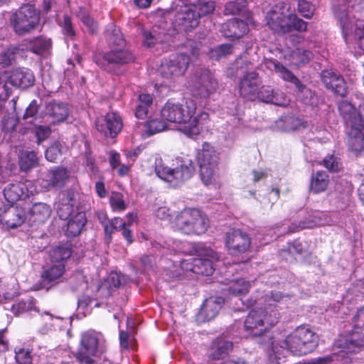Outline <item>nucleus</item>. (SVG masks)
Returning a JSON list of instances; mask_svg holds the SVG:
<instances>
[{
	"label": "nucleus",
	"mask_w": 364,
	"mask_h": 364,
	"mask_svg": "<svg viewBox=\"0 0 364 364\" xmlns=\"http://www.w3.org/2000/svg\"><path fill=\"white\" fill-rule=\"evenodd\" d=\"M196 109V103L191 99L183 103L168 101L161 110V116L168 122L183 124L181 132L188 137L194 138L201 129Z\"/></svg>",
	"instance_id": "f257e3e1"
},
{
	"label": "nucleus",
	"mask_w": 364,
	"mask_h": 364,
	"mask_svg": "<svg viewBox=\"0 0 364 364\" xmlns=\"http://www.w3.org/2000/svg\"><path fill=\"white\" fill-rule=\"evenodd\" d=\"M318 345V336L305 326L296 328L282 341V351H289L294 355L302 356L313 352Z\"/></svg>",
	"instance_id": "7ed1b4c3"
},
{
	"label": "nucleus",
	"mask_w": 364,
	"mask_h": 364,
	"mask_svg": "<svg viewBox=\"0 0 364 364\" xmlns=\"http://www.w3.org/2000/svg\"><path fill=\"white\" fill-rule=\"evenodd\" d=\"M95 63L107 72L114 71L117 65L129 63L134 60L133 54L123 48H115L110 51L94 55Z\"/></svg>",
	"instance_id": "f8f14e48"
},
{
	"label": "nucleus",
	"mask_w": 364,
	"mask_h": 364,
	"mask_svg": "<svg viewBox=\"0 0 364 364\" xmlns=\"http://www.w3.org/2000/svg\"><path fill=\"white\" fill-rule=\"evenodd\" d=\"M35 309L34 301L31 299L22 300L13 304L11 311L16 315H19L26 311H32Z\"/></svg>",
	"instance_id": "3c124183"
},
{
	"label": "nucleus",
	"mask_w": 364,
	"mask_h": 364,
	"mask_svg": "<svg viewBox=\"0 0 364 364\" xmlns=\"http://www.w3.org/2000/svg\"><path fill=\"white\" fill-rule=\"evenodd\" d=\"M218 87L217 80L208 69H203L197 73L193 83L194 95L202 98H207L215 92Z\"/></svg>",
	"instance_id": "2eb2a0df"
},
{
	"label": "nucleus",
	"mask_w": 364,
	"mask_h": 364,
	"mask_svg": "<svg viewBox=\"0 0 364 364\" xmlns=\"http://www.w3.org/2000/svg\"><path fill=\"white\" fill-rule=\"evenodd\" d=\"M196 251L199 257L182 261V269L197 274L211 275L215 269L214 262L219 259L218 253L203 244L198 245Z\"/></svg>",
	"instance_id": "1a4fd4ad"
},
{
	"label": "nucleus",
	"mask_w": 364,
	"mask_h": 364,
	"mask_svg": "<svg viewBox=\"0 0 364 364\" xmlns=\"http://www.w3.org/2000/svg\"><path fill=\"white\" fill-rule=\"evenodd\" d=\"M321 77L323 84L328 89L332 90L341 96L346 95V82L341 75L333 71L325 70L322 73Z\"/></svg>",
	"instance_id": "bb28decb"
},
{
	"label": "nucleus",
	"mask_w": 364,
	"mask_h": 364,
	"mask_svg": "<svg viewBox=\"0 0 364 364\" xmlns=\"http://www.w3.org/2000/svg\"><path fill=\"white\" fill-rule=\"evenodd\" d=\"M153 104V97L149 94L142 93L138 96V103L135 109V116L144 119L146 117L149 107Z\"/></svg>",
	"instance_id": "4c0bfd02"
},
{
	"label": "nucleus",
	"mask_w": 364,
	"mask_h": 364,
	"mask_svg": "<svg viewBox=\"0 0 364 364\" xmlns=\"http://www.w3.org/2000/svg\"><path fill=\"white\" fill-rule=\"evenodd\" d=\"M289 6L284 2L274 5L267 13V24L274 32L287 33L292 31L299 32L307 29V23L292 13H288Z\"/></svg>",
	"instance_id": "f03ea898"
},
{
	"label": "nucleus",
	"mask_w": 364,
	"mask_h": 364,
	"mask_svg": "<svg viewBox=\"0 0 364 364\" xmlns=\"http://www.w3.org/2000/svg\"><path fill=\"white\" fill-rule=\"evenodd\" d=\"M15 359L18 364H32L31 350L29 348L16 347L15 348Z\"/></svg>",
	"instance_id": "a18cd8bd"
},
{
	"label": "nucleus",
	"mask_w": 364,
	"mask_h": 364,
	"mask_svg": "<svg viewBox=\"0 0 364 364\" xmlns=\"http://www.w3.org/2000/svg\"><path fill=\"white\" fill-rule=\"evenodd\" d=\"M225 245L230 255H240L250 249L251 239L248 234L241 230H235L226 233Z\"/></svg>",
	"instance_id": "dca6fc26"
},
{
	"label": "nucleus",
	"mask_w": 364,
	"mask_h": 364,
	"mask_svg": "<svg viewBox=\"0 0 364 364\" xmlns=\"http://www.w3.org/2000/svg\"><path fill=\"white\" fill-rule=\"evenodd\" d=\"M60 154L61 144L56 141L46 150L45 157L48 161L55 162Z\"/></svg>",
	"instance_id": "13d9d810"
},
{
	"label": "nucleus",
	"mask_w": 364,
	"mask_h": 364,
	"mask_svg": "<svg viewBox=\"0 0 364 364\" xmlns=\"http://www.w3.org/2000/svg\"><path fill=\"white\" fill-rule=\"evenodd\" d=\"M256 98L266 102L274 104L277 106H286L289 104V99L286 95L279 90H274L271 86H262L257 91Z\"/></svg>",
	"instance_id": "b1692460"
},
{
	"label": "nucleus",
	"mask_w": 364,
	"mask_h": 364,
	"mask_svg": "<svg viewBox=\"0 0 364 364\" xmlns=\"http://www.w3.org/2000/svg\"><path fill=\"white\" fill-rule=\"evenodd\" d=\"M297 11L304 18L310 19L314 14L315 6L309 1L299 0L298 1Z\"/></svg>",
	"instance_id": "864d4df0"
},
{
	"label": "nucleus",
	"mask_w": 364,
	"mask_h": 364,
	"mask_svg": "<svg viewBox=\"0 0 364 364\" xmlns=\"http://www.w3.org/2000/svg\"><path fill=\"white\" fill-rule=\"evenodd\" d=\"M35 191L33 182L25 180L8 184L4 189V196L8 203L13 204L26 199L30 195H33Z\"/></svg>",
	"instance_id": "f3484780"
},
{
	"label": "nucleus",
	"mask_w": 364,
	"mask_h": 364,
	"mask_svg": "<svg viewBox=\"0 0 364 364\" xmlns=\"http://www.w3.org/2000/svg\"><path fill=\"white\" fill-rule=\"evenodd\" d=\"M336 345L342 353H355L364 346V336L353 333L348 336H341L336 341Z\"/></svg>",
	"instance_id": "cd10ccee"
},
{
	"label": "nucleus",
	"mask_w": 364,
	"mask_h": 364,
	"mask_svg": "<svg viewBox=\"0 0 364 364\" xmlns=\"http://www.w3.org/2000/svg\"><path fill=\"white\" fill-rule=\"evenodd\" d=\"M349 128L348 149L355 154L360 153L364 150V123L355 124L354 120Z\"/></svg>",
	"instance_id": "a878e982"
},
{
	"label": "nucleus",
	"mask_w": 364,
	"mask_h": 364,
	"mask_svg": "<svg viewBox=\"0 0 364 364\" xmlns=\"http://www.w3.org/2000/svg\"><path fill=\"white\" fill-rule=\"evenodd\" d=\"M329 183V176L326 171H317L311 178L309 189L314 193H320L326 190Z\"/></svg>",
	"instance_id": "f704fd0d"
},
{
	"label": "nucleus",
	"mask_w": 364,
	"mask_h": 364,
	"mask_svg": "<svg viewBox=\"0 0 364 364\" xmlns=\"http://www.w3.org/2000/svg\"><path fill=\"white\" fill-rule=\"evenodd\" d=\"M17 295L16 289L6 288V285L0 284V296L6 300H11Z\"/></svg>",
	"instance_id": "69168bd1"
},
{
	"label": "nucleus",
	"mask_w": 364,
	"mask_h": 364,
	"mask_svg": "<svg viewBox=\"0 0 364 364\" xmlns=\"http://www.w3.org/2000/svg\"><path fill=\"white\" fill-rule=\"evenodd\" d=\"M26 218V210L18 206L11 205L0 215L1 223L11 229L21 226Z\"/></svg>",
	"instance_id": "412c9836"
},
{
	"label": "nucleus",
	"mask_w": 364,
	"mask_h": 364,
	"mask_svg": "<svg viewBox=\"0 0 364 364\" xmlns=\"http://www.w3.org/2000/svg\"><path fill=\"white\" fill-rule=\"evenodd\" d=\"M224 303L225 300L220 296L206 299L198 315V319L204 322L213 319L218 314Z\"/></svg>",
	"instance_id": "5701e85b"
},
{
	"label": "nucleus",
	"mask_w": 364,
	"mask_h": 364,
	"mask_svg": "<svg viewBox=\"0 0 364 364\" xmlns=\"http://www.w3.org/2000/svg\"><path fill=\"white\" fill-rule=\"evenodd\" d=\"M62 28L63 33L70 39H73L75 36V31L73 26L72 20L70 16L65 15L63 21L60 23Z\"/></svg>",
	"instance_id": "4d7b16f0"
},
{
	"label": "nucleus",
	"mask_w": 364,
	"mask_h": 364,
	"mask_svg": "<svg viewBox=\"0 0 364 364\" xmlns=\"http://www.w3.org/2000/svg\"><path fill=\"white\" fill-rule=\"evenodd\" d=\"M292 58L301 64L308 63L313 59L314 55L309 50L304 48H297L292 51Z\"/></svg>",
	"instance_id": "8fccbe9b"
},
{
	"label": "nucleus",
	"mask_w": 364,
	"mask_h": 364,
	"mask_svg": "<svg viewBox=\"0 0 364 364\" xmlns=\"http://www.w3.org/2000/svg\"><path fill=\"white\" fill-rule=\"evenodd\" d=\"M351 10H346L343 7H339L335 10V13L339 10L348 13L349 20L362 17L364 14V0H345Z\"/></svg>",
	"instance_id": "79ce46f5"
},
{
	"label": "nucleus",
	"mask_w": 364,
	"mask_h": 364,
	"mask_svg": "<svg viewBox=\"0 0 364 364\" xmlns=\"http://www.w3.org/2000/svg\"><path fill=\"white\" fill-rule=\"evenodd\" d=\"M51 134V129L48 126L39 125L35 128V136L37 138V144H40L48 139Z\"/></svg>",
	"instance_id": "bf43d9fd"
},
{
	"label": "nucleus",
	"mask_w": 364,
	"mask_h": 364,
	"mask_svg": "<svg viewBox=\"0 0 364 364\" xmlns=\"http://www.w3.org/2000/svg\"><path fill=\"white\" fill-rule=\"evenodd\" d=\"M87 223L85 212L77 211L74 215L68 218L65 234L68 237H74L77 236L82 230Z\"/></svg>",
	"instance_id": "473e14b6"
},
{
	"label": "nucleus",
	"mask_w": 364,
	"mask_h": 364,
	"mask_svg": "<svg viewBox=\"0 0 364 364\" xmlns=\"http://www.w3.org/2000/svg\"><path fill=\"white\" fill-rule=\"evenodd\" d=\"M173 227L186 235H200L208 226L209 220L197 208H185L179 212L173 221Z\"/></svg>",
	"instance_id": "423d86ee"
},
{
	"label": "nucleus",
	"mask_w": 364,
	"mask_h": 364,
	"mask_svg": "<svg viewBox=\"0 0 364 364\" xmlns=\"http://www.w3.org/2000/svg\"><path fill=\"white\" fill-rule=\"evenodd\" d=\"M323 223L321 221L320 218L317 216V215H313L309 217L307 220H304L301 222L299 224V228L301 229L304 228H312L315 226L323 225Z\"/></svg>",
	"instance_id": "680f3d73"
},
{
	"label": "nucleus",
	"mask_w": 364,
	"mask_h": 364,
	"mask_svg": "<svg viewBox=\"0 0 364 364\" xmlns=\"http://www.w3.org/2000/svg\"><path fill=\"white\" fill-rule=\"evenodd\" d=\"M11 85L21 89L31 87L35 81L33 72L26 68L14 69L9 77Z\"/></svg>",
	"instance_id": "c85d7f7f"
},
{
	"label": "nucleus",
	"mask_w": 364,
	"mask_h": 364,
	"mask_svg": "<svg viewBox=\"0 0 364 364\" xmlns=\"http://www.w3.org/2000/svg\"><path fill=\"white\" fill-rule=\"evenodd\" d=\"M323 166L330 171L336 172L341 168L338 159L333 155L327 156L323 161Z\"/></svg>",
	"instance_id": "052dcab7"
},
{
	"label": "nucleus",
	"mask_w": 364,
	"mask_h": 364,
	"mask_svg": "<svg viewBox=\"0 0 364 364\" xmlns=\"http://www.w3.org/2000/svg\"><path fill=\"white\" fill-rule=\"evenodd\" d=\"M122 285V277L117 273H111L107 279L105 281L99 288V291L105 296H109L112 291Z\"/></svg>",
	"instance_id": "58836bf2"
},
{
	"label": "nucleus",
	"mask_w": 364,
	"mask_h": 364,
	"mask_svg": "<svg viewBox=\"0 0 364 364\" xmlns=\"http://www.w3.org/2000/svg\"><path fill=\"white\" fill-rule=\"evenodd\" d=\"M111 207L114 210L122 211L125 210L126 205L122 193L114 192L109 198Z\"/></svg>",
	"instance_id": "6e6d98bb"
},
{
	"label": "nucleus",
	"mask_w": 364,
	"mask_h": 364,
	"mask_svg": "<svg viewBox=\"0 0 364 364\" xmlns=\"http://www.w3.org/2000/svg\"><path fill=\"white\" fill-rule=\"evenodd\" d=\"M105 38L110 49L124 48L125 41L121 31L114 24H109L105 31Z\"/></svg>",
	"instance_id": "72a5a7b5"
},
{
	"label": "nucleus",
	"mask_w": 364,
	"mask_h": 364,
	"mask_svg": "<svg viewBox=\"0 0 364 364\" xmlns=\"http://www.w3.org/2000/svg\"><path fill=\"white\" fill-rule=\"evenodd\" d=\"M333 360V355H327L311 359L304 364H330Z\"/></svg>",
	"instance_id": "774afa93"
},
{
	"label": "nucleus",
	"mask_w": 364,
	"mask_h": 364,
	"mask_svg": "<svg viewBox=\"0 0 364 364\" xmlns=\"http://www.w3.org/2000/svg\"><path fill=\"white\" fill-rule=\"evenodd\" d=\"M18 124V119L15 117L14 112H6L2 121L1 127L3 132L9 133L13 132Z\"/></svg>",
	"instance_id": "09e8293b"
},
{
	"label": "nucleus",
	"mask_w": 364,
	"mask_h": 364,
	"mask_svg": "<svg viewBox=\"0 0 364 364\" xmlns=\"http://www.w3.org/2000/svg\"><path fill=\"white\" fill-rule=\"evenodd\" d=\"M70 176V173L67 168L62 166H58L53 169L49 170L41 179L40 185L47 191L53 188H61L65 184Z\"/></svg>",
	"instance_id": "6ab92c4d"
},
{
	"label": "nucleus",
	"mask_w": 364,
	"mask_h": 364,
	"mask_svg": "<svg viewBox=\"0 0 364 364\" xmlns=\"http://www.w3.org/2000/svg\"><path fill=\"white\" fill-rule=\"evenodd\" d=\"M190 58L184 53H177L162 60L159 72L167 79H175L183 76L190 65Z\"/></svg>",
	"instance_id": "ddd939ff"
},
{
	"label": "nucleus",
	"mask_w": 364,
	"mask_h": 364,
	"mask_svg": "<svg viewBox=\"0 0 364 364\" xmlns=\"http://www.w3.org/2000/svg\"><path fill=\"white\" fill-rule=\"evenodd\" d=\"M46 113L51 119L53 124H58L64 122L68 118L69 109L65 103L53 101L47 105Z\"/></svg>",
	"instance_id": "7c9ffc66"
},
{
	"label": "nucleus",
	"mask_w": 364,
	"mask_h": 364,
	"mask_svg": "<svg viewBox=\"0 0 364 364\" xmlns=\"http://www.w3.org/2000/svg\"><path fill=\"white\" fill-rule=\"evenodd\" d=\"M74 198L71 192L62 193L57 207V213L60 219L67 220L74 215L77 211L74 210Z\"/></svg>",
	"instance_id": "2f4dec72"
},
{
	"label": "nucleus",
	"mask_w": 364,
	"mask_h": 364,
	"mask_svg": "<svg viewBox=\"0 0 364 364\" xmlns=\"http://www.w3.org/2000/svg\"><path fill=\"white\" fill-rule=\"evenodd\" d=\"M279 320V313L277 310L271 309L267 311L256 309L250 311L244 322L245 332L252 336H260L271 327L274 326Z\"/></svg>",
	"instance_id": "0eeeda50"
},
{
	"label": "nucleus",
	"mask_w": 364,
	"mask_h": 364,
	"mask_svg": "<svg viewBox=\"0 0 364 364\" xmlns=\"http://www.w3.org/2000/svg\"><path fill=\"white\" fill-rule=\"evenodd\" d=\"M39 160L34 151H23L19 156V166L21 171H28L38 166Z\"/></svg>",
	"instance_id": "e433bc0d"
},
{
	"label": "nucleus",
	"mask_w": 364,
	"mask_h": 364,
	"mask_svg": "<svg viewBox=\"0 0 364 364\" xmlns=\"http://www.w3.org/2000/svg\"><path fill=\"white\" fill-rule=\"evenodd\" d=\"M38 110V106L36 100H33L26 108L25 113L23 114V119H28L29 118H33L36 114Z\"/></svg>",
	"instance_id": "338daca9"
},
{
	"label": "nucleus",
	"mask_w": 364,
	"mask_h": 364,
	"mask_svg": "<svg viewBox=\"0 0 364 364\" xmlns=\"http://www.w3.org/2000/svg\"><path fill=\"white\" fill-rule=\"evenodd\" d=\"M65 272V264H55L46 269L42 273L43 282H52L60 279Z\"/></svg>",
	"instance_id": "a19ab883"
},
{
	"label": "nucleus",
	"mask_w": 364,
	"mask_h": 364,
	"mask_svg": "<svg viewBox=\"0 0 364 364\" xmlns=\"http://www.w3.org/2000/svg\"><path fill=\"white\" fill-rule=\"evenodd\" d=\"M260 83V79L256 72L247 73L243 75L239 84L241 96L248 100H254L256 98Z\"/></svg>",
	"instance_id": "aec40b11"
},
{
	"label": "nucleus",
	"mask_w": 364,
	"mask_h": 364,
	"mask_svg": "<svg viewBox=\"0 0 364 364\" xmlns=\"http://www.w3.org/2000/svg\"><path fill=\"white\" fill-rule=\"evenodd\" d=\"M233 47L230 43L221 44L210 51V57L213 59L218 60L225 57L232 53Z\"/></svg>",
	"instance_id": "de8ad7c7"
},
{
	"label": "nucleus",
	"mask_w": 364,
	"mask_h": 364,
	"mask_svg": "<svg viewBox=\"0 0 364 364\" xmlns=\"http://www.w3.org/2000/svg\"><path fill=\"white\" fill-rule=\"evenodd\" d=\"M105 352L102 335L90 330L82 333L78 350L75 356L82 364H97L95 358L100 357Z\"/></svg>",
	"instance_id": "6e6552de"
},
{
	"label": "nucleus",
	"mask_w": 364,
	"mask_h": 364,
	"mask_svg": "<svg viewBox=\"0 0 364 364\" xmlns=\"http://www.w3.org/2000/svg\"><path fill=\"white\" fill-rule=\"evenodd\" d=\"M172 26L178 32H189L195 29L199 24V16L193 9L191 4H177L170 11Z\"/></svg>",
	"instance_id": "9d476101"
},
{
	"label": "nucleus",
	"mask_w": 364,
	"mask_h": 364,
	"mask_svg": "<svg viewBox=\"0 0 364 364\" xmlns=\"http://www.w3.org/2000/svg\"><path fill=\"white\" fill-rule=\"evenodd\" d=\"M29 213L35 221L44 222L50 218L51 209L49 205L43 203H35L31 208Z\"/></svg>",
	"instance_id": "ea45409f"
},
{
	"label": "nucleus",
	"mask_w": 364,
	"mask_h": 364,
	"mask_svg": "<svg viewBox=\"0 0 364 364\" xmlns=\"http://www.w3.org/2000/svg\"><path fill=\"white\" fill-rule=\"evenodd\" d=\"M72 248L69 244L60 245L53 248L50 252V260L55 264H64L70 257Z\"/></svg>",
	"instance_id": "c9c22d12"
},
{
	"label": "nucleus",
	"mask_w": 364,
	"mask_h": 364,
	"mask_svg": "<svg viewBox=\"0 0 364 364\" xmlns=\"http://www.w3.org/2000/svg\"><path fill=\"white\" fill-rule=\"evenodd\" d=\"M245 0L230 1L225 4V12L226 14H239L245 11Z\"/></svg>",
	"instance_id": "49530a36"
},
{
	"label": "nucleus",
	"mask_w": 364,
	"mask_h": 364,
	"mask_svg": "<svg viewBox=\"0 0 364 364\" xmlns=\"http://www.w3.org/2000/svg\"><path fill=\"white\" fill-rule=\"evenodd\" d=\"M284 295L279 291H272L270 294L265 296L264 301L267 303L266 305L269 306V308L273 306L272 302H279L282 300Z\"/></svg>",
	"instance_id": "0e129e2a"
},
{
	"label": "nucleus",
	"mask_w": 364,
	"mask_h": 364,
	"mask_svg": "<svg viewBox=\"0 0 364 364\" xmlns=\"http://www.w3.org/2000/svg\"><path fill=\"white\" fill-rule=\"evenodd\" d=\"M122 127V118L115 112L107 113L96 121L97 131L105 136L115 137L121 132Z\"/></svg>",
	"instance_id": "a211bd4d"
},
{
	"label": "nucleus",
	"mask_w": 364,
	"mask_h": 364,
	"mask_svg": "<svg viewBox=\"0 0 364 364\" xmlns=\"http://www.w3.org/2000/svg\"><path fill=\"white\" fill-rule=\"evenodd\" d=\"M232 349V343L223 338H216L208 350V356L211 360H225Z\"/></svg>",
	"instance_id": "c756f323"
},
{
	"label": "nucleus",
	"mask_w": 364,
	"mask_h": 364,
	"mask_svg": "<svg viewBox=\"0 0 364 364\" xmlns=\"http://www.w3.org/2000/svg\"><path fill=\"white\" fill-rule=\"evenodd\" d=\"M250 287L249 282L241 278L230 282L228 286V291L234 296H243L249 291Z\"/></svg>",
	"instance_id": "37998d69"
},
{
	"label": "nucleus",
	"mask_w": 364,
	"mask_h": 364,
	"mask_svg": "<svg viewBox=\"0 0 364 364\" xmlns=\"http://www.w3.org/2000/svg\"><path fill=\"white\" fill-rule=\"evenodd\" d=\"M198 164L200 167V175L205 186H220L218 172V156L213 147L204 142L202 149L197 154Z\"/></svg>",
	"instance_id": "39448f33"
},
{
	"label": "nucleus",
	"mask_w": 364,
	"mask_h": 364,
	"mask_svg": "<svg viewBox=\"0 0 364 364\" xmlns=\"http://www.w3.org/2000/svg\"><path fill=\"white\" fill-rule=\"evenodd\" d=\"M176 161L178 166L176 168L164 166L161 159L155 162L156 175L173 186H178L191 178L195 171L193 161L188 156H178Z\"/></svg>",
	"instance_id": "20e7f679"
},
{
	"label": "nucleus",
	"mask_w": 364,
	"mask_h": 364,
	"mask_svg": "<svg viewBox=\"0 0 364 364\" xmlns=\"http://www.w3.org/2000/svg\"><path fill=\"white\" fill-rule=\"evenodd\" d=\"M39 21V12L31 4L22 6L11 18V25L18 35L25 34L34 29Z\"/></svg>",
	"instance_id": "9b49d317"
},
{
	"label": "nucleus",
	"mask_w": 364,
	"mask_h": 364,
	"mask_svg": "<svg viewBox=\"0 0 364 364\" xmlns=\"http://www.w3.org/2000/svg\"><path fill=\"white\" fill-rule=\"evenodd\" d=\"M145 127L149 135L162 132L166 129V124L159 119H151L146 122Z\"/></svg>",
	"instance_id": "5fc2aeb1"
},
{
	"label": "nucleus",
	"mask_w": 364,
	"mask_h": 364,
	"mask_svg": "<svg viewBox=\"0 0 364 364\" xmlns=\"http://www.w3.org/2000/svg\"><path fill=\"white\" fill-rule=\"evenodd\" d=\"M220 31L227 38L238 39L249 32V26L246 21L232 18L223 23Z\"/></svg>",
	"instance_id": "4be33fe9"
},
{
	"label": "nucleus",
	"mask_w": 364,
	"mask_h": 364,
	"mask_svg": "<svg viewBox=\"0 0 364 364\" xmlns=\"http://www.w3.org/2000/svg\"><path fill=\"white\" fill-rule=\"evenodd\" d=\"M78 17L82 23L87 27V31L90 33H94L97 31L98 28L97 23L90 17L89 14L84 9H80Z\"/></svg>",
	"instance_id": "603ef678"
},
{
	"label": "nucleus",
	"mask_w": 364,
	"mask_h": 364,
	"mask_svg": "<svg viewBox=\"0 0 364 364\" xmlns=\"http://www.w3.org/2000/svg\"><path fill=\"white\" fill-rule=\"evenodd\" d=\"M199 16V19L204 16L211 14L215 10V2L213 0H197L196 3L191 4Z\"/></svg>",
	"instance_id": "c03bdc74"
},
{
	"label": "nucleus",
	"mask_w": 364,
	"mask_h": 364,
	"mask_svg": "<svg viewBox=\"0 0 364 364\" xmlns=\"http://www.w3.org/2000/svg\"><path fill=\"white\" fill-rule=\"evenodd\" d=\"M338 109L348 127L352 126L354 120L355 124L364 123V104L359 106L357 112L351 103L343 100L338 105Z\"/></svg>",
	"instance_id": "393cba45"
},
{
	"label": "nucleus",
	"mask_w": 364,
	"mask_h": 364,
	"mask_svg": "<svg viewBox=\"0 0 364 364\" xmlns=\"http://www.w3.org/2000/svg\"><path fill=\"white\" fill-rule=\"evenodd\" d=\"M268 69L274 70L281 78L294 84L298 90L299 97L304 104H312L313 93L303 85L300 80L286 67L276 60H269L266 63Z\"/></svg>",
	"instance_id": "4468645a"
},
{
	"label": "nucleus",
	"mask_w": 364,
	"mask_h": 364,
	"mask_svg": "<svg viewBox=\"0 0 364 364\" xmlns=\"http://www.w3.org/2000/svg\"><path fill=\"white\" fill-rule=\"evenodd\" d=\"M353 322L356 329L364 330V306L357 311L353 316Z\"/></svg>",
	"instance_id": "e2e57ef3"
}]
</instances>
